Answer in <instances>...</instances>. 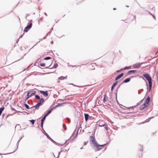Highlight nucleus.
<instances>
[{
	"label": "nucleus",
	"instance_id": "8",
	"mask_svg": "<svg viewBox=\"0 0 158 158\" xmlns=\"http://www.w3.org/2000/svg\"><path fill=\"white\" fill-rule=\"evenodd\" d=\"M146 85L147 86V91L146 93V95L148 94V92H149L151 90L152 87V83L149 84V87H148V84L147 82H146Z\"/></svg>",
	"mask_w": 158,
	"mask_h": 158
},
{
	"label": "nucleus",
	"instance_id": "12",
	"mask_svg": "<svg viewBox=\"0 0 158 158\" xmlns=\"http://www.w3.org/2000/svg\"><path fill=\"white\" fill-rule=\"evenodd\" d=\"M118 82V81H116L111 86V91L112 92L113 91V89H114V88L115 87V86L116 85Z\"/></svg>",
	"mask_w": 158,
	"mask_h": 158
},
{
	"label": "nucleus",
	"instance_id": "30",
	"mask_svg": "<svg viewBox=\"0 0 158 158\" xmlns=\"http://www.w3.org/2000/svg\"><path fill=\"white\" fill-rule=\"evenodd\" d=\"M23 138V137H21L19 138V139L18 140L17 143V148L18 147L20 141Z\"/></svg>",
	"mask_w": 158,
	"mask_h": 158
},
{
	"label": "nucleus",
	"instance_id": "45",
	"mask_svg": "<svg viewBox=\"0 0 158 158\" xmlns=\"http://www.w3.org/2000/svg\"><path fill=\"white\" fill-rule=\"evenodd\" d=\"M51 31L48 32L46 35V36H48V35H50Z\"/></svg>",
	"mask_w": 158,
	"mask_h": 158
},
{
	"label": "nucleus",
	"instance_id": "14",
	"mask_svg": "<svg viewBox=\"0 0 158 158\" xmlns=\"http://www.w3.org/2000/svg\"><path fill=\"white\" fill-rule=\"evenodd\" d=\"M39 105L37 104L36 105L31 107L30 108V109H32L33 108H35V109H33V110L34 112L36 109H39Z\"/></svg>",
	"mask_w": 158,
	"mask_h": 158
},
{
	"label": "nucleus",
	"instance_id": "1",
	"mask_svg": "<svg viewBox=\"0 0 158 158\" xmlns=\"http://www.w3.org/2000/svg\"><path fill=\"white\" fill-rule=\"evenodd\" d=\"M28 21L29 22L24 30V31L25 32H27L31 28L32 26V20L31 19Z\"/></svg>",
	"mask_w": 158,
	"mask_h": 158
},
{
	"label": "nucleus",
	"instance_id": "21",
	"mask_svg": "<svg viewBox=\"0 0 158 158\" xmlns=\"http://www.w3.org/2000/svg\"><path fill=\"white\" fill-rule=\"evenodd\" d=\"M42 132L47 136L48 139L50 137L48 134L46 132L44 129H43V131H42Z\"/></svg>",
	"mask_w": 158,
	"mask_h": 158
},
{
	"label": "nucleus",
	"instance_id": "37",
	"mask_svg": "<svg viewBox=\"0 0 158 158\" xmlns=\"http://www.w3.org/2000/svg\"><path fill=\"white\" fill-rule=\"evenodd\" d=\"M130 68H131V66H126L123 68V70H124V69H130Z\"/></svg>",
	"mask_w": 158,
	"mask_h": 158
},
{
	"label": "nucleus",
	"instance_id": "24",
	"mask_svg": "<svg viewBox=\"0 0 158 158\" xmlns=\"http://www.w3.org/2000/svg\"><path fill=\"white\" fill-rule=\"evenodd\" d=\"M155 76L156 77V80L158 82V70L156 73Z\"/></svg>",
	"mask_w": 158,
	"mask_h": 158
},
{
	"label": "nucleus",
	"instance_id": "56",
	"mask_svg": "<svg viewBox=\"0 0 158 158\" xmlns=\"http://www.w3.org/2000/svg\"><path fill=\"white\" fill-rule=\"evenodd\" d=\"M75 86L77 87H81V86H78V85H75Z\"/></svg>",
	"mask_w": 158,
	"mask_h": 158
},
{
	"label": "nucleus",
	"instance_id": "10",
	"mask_svg": "<svg viewBox=\"0 0 158 158\" xmlns=\"http://www.w3.org/2000/svg\"><path fill=\"white\" fill-rule=\"evenodd\" d=\"M145 62H142L141 63H136L134 65H133V67L135 68H139L141 66V65L143 64Z\"/></svg>",
	"mask_w": 158,
	"mask_h": 158
},
{
	"label": "nucleus",
	"instance_id": "11",
	"mask_svg": "<svg viewBox=\"0 0 158 158\" xmlns=\"http://www.w3.org/2000/svg\"><path fill=\"white\" fill-rule=\"evenodd\" d=\"M124 75V73H122L119 75L118 76L115 78V81H117V80H118L121 78Z\"/></svg>",
	"mask_w": 158,
	"mask_h": 158
},
{
	"label": "nucleus",
	"instance_id": "35",
	"mask_svg": "<svg viewBox=\"0 0 158 158\" xmlns=\"http://www.w3.org/2000/svg\"><path fill=\"white\" fill-rule=\"evenodd\" d=\"M124 113L125 114H130V113H134V112H128L126 111Z\"/></svg>",
	"mask_w": 158,
	"mask_h": 158
},
{
	"label": "nucleus",
	"instance_id": "22",
	"mask_svg": "<svg viewBox=\"0 0 158 158\" xmlns=\"http://www.w3.org/2000/svg\"><path fill=\"white\" fill-rule=\"evenodd\" d=\"M107 98H108V97L107 96H106V95H104V97L103 99V102L104 103H105V102L106 101V99Z\"/></svg>",
	"mask_w": 158,
	"mask_h": 158
},
{
	"label": "nucleus",
	"instance_id": "40",
	"mask_svg": "<svg viewBox=\"0 0 158 158\" xmlns=\"http://www.w3.org/2000/svg\"><path fill=\"white\" fill-rule=\"evenodd\" d=\"M123 70V68H122L120 70H117L116 72L117 73H119V72H120L121 71Z\"/></svg>",
	"mask_w": 158,
	"mask_h": 158
},
{
	"label": "nucleus",
	"instance_id": "3",
	"mask_svg": "<svg viewBox=\"0 0 158 158\" xmlns=\"http://www.w3.org/2000/svg\"><path fill=\"white\" fill-rule=\"evenodd\" d=\"M92 147L95 151H98L101 149V148H100L99 144L97 142L92 145Z\"/></svg>",
	"mask_w": 158,
	"mask_h": 158
},
{
	"label": "nucleus",
	"instance_id": "4",
	"mask_svg": "<svg viewBox=\"0 0 158 158\" xmlns=\"http://www.w3.org/2000/svg\"><path fill=\"white\" fill-rule=\"evenodd\" d=\"M36 92L35 91L32 89L29 91H27V96H29V97H31L33 95H35L36 94Z\"/></svg>",
	"mask_w": 158,
	"mask_h": 158
},
{
	"label": "nucleus",
	"instance_id": "54",
	"mask_svg": "<svg viewBox=\"0 0 158 158\" xmlns=\"http://www.w3.org/2000/svg\"><path fill=\"white\" fill-rule=\"evenodd\" d=\"M152 16V17L154 18V19L155 20H156V17H155V16L154 15H153H153Z\"/></svg>",
	"mask_w": 158,
	"mask_h": 158
},
{
	"label": "nucleus",
	"instance_id": "47",
	"mask_svg": "<svg viewBox=\"0 0 158 158\" xmlns=\"http://www.w3.org/2000/svg\"><path fill=\"white\" fill-rule=\"evenodd\" d=\"M30 66H31V65H29L27 68L24 69L23 70V71H24L26 70H27L30 67Z\"/></svg>",
	"mask_w": 158,
	"mask_h": 158
},
{
	"label": "nucleus",
	"instance_id": "36",
	"mask_svg": "<svg viewBox=\"0 0 158 158\" xmlns=\"http://www.w3.org/2000/svg\"><path fill=\"white\" fill-rule=\"evenodd\" d=\"M66 119H67V123H69L70 122V119L68 118H66Z\"/></svg>",
	"mask_w": 158,
	"mask_h": 158
},
{
	"label": "nucleus",
	"instance_id": "60",
	"mask_svg": "<svg viewBox=\"0 0 158 158\" xmlns=\"http://www.w3.org/2000/svg\"><path fill=\"white\" fill-rule=\"evenodd\" d=\"M53 143H54L55 144H56L57 143L55 142V141H54V140H53V141H52V142Z\"/></svg>",
	"mask_w": 158,
	"mask_h": 158
},
{
	"label": "nucleus",
	"instance_id": "58",
	"mask_svg": "<svg viewBox=\"0 0 158 158\" xmlns=\"http://www.w3.org/2000/svg\"><path fill=\"white\" fill-rule=\"evenodd\" d=\"M128 109L131 108L133 110V107H132V106L131 107H129L127 108Z\"/></svg>",
	"mask_w": 158,
	"mask_h": 158
},
{
	"label": "nucleus",
	"instance_id": "50",
	"mask_svg": "<svg viewBox=\"0 0 158 158\" xmlns=\"http://www.w3.org/2000/svg\"><path fill=\"white\" fill-rule=\"evenodd\" d=\"M88 142V140H87V141H86V142L85 141L84 143V145H86V144Z\"/></svg>",
	"mask_w": 158,
	"mask_h": 158
},
{
	"label": "nucleus",
	"instance_id": "55",
	"mask_svg": "<svg viewBox=\"0 0 158 158\" xmlns=\"http://www.w3.org/2000/svg\"><path fill=\"white\" fill-rule=\"evenodd\" d=\"M140 104V103L139 102L138 103H137L136 104V106H138Z\"/></svg>",
	"mask_w": 158,
	"mask_h": 158
},
{
	"label": "nucleus",
	"instance_id": "18",
	"mask_svg": "<svg viewBox=\"0 0 158 158\" xmlns=\"http://www.w3.org/2000/svg\"><path fill=\"white\" fill-rule=\"evenodd\" d=\"M137 72L136 70H132L128 71L127 73V74L128 75H130L131 74V73H134Z\"/></svg>",
	"mask_w": 158,
	"mask_h": 158
},
{
	"label": "nucleus",
	"instance_id": "46",
	"mask_svg": "<svg viewBox=\"0 0 158 158\" xmlns=\"http://www.w3.org/2000/svg\"><path fill=\"white\" fill-rule=\"evenodd\" d=\"M30 97H29V96H27L25 98V101H26L27 99H28Z\"/></svg>",
	"mask_w": 158,
	"mask_h": 158
},
{
	"label": "nucleus",
	"instance_id": "9",
	"mask_svg": "<svg viewBox=\"0 0 158 158\" xmlns=\"http://www.w3.org/2000/svg\"><path fill=\"white\" fill-rule=\"evenodd\" d=\"M39 92L43 95L45 97H47L48 96V91H42L39 90Z\"/></svg>",
	"mask_w": 158,
	"mask_h": 158
},
{
	"label": "nucleus",
	"instance_id": "63",
	"mask_svg": "<svg viewBox=\"0 0 158 158\" xmlns=\"http://www.w3.org/2000/svg\"><path fill=\"white\" fill-rule=\"evenodd\" d=\"M122 83L120 84V85L118 86V87L117 88H119V87H120V86L122 84Z\"/></svg>",
	"mask_w": 158,
	"mask_h": 158
},
{
	"label": "nucleus",
	"instance_id": "61",
	"mask_svg": "<svg viewBox=\"0 0 158 158\" xmlns=\"http://www.w3.org/2000/svg\"><path fill=\"white\" fill-rule=\"evenodd\" d=\"M11 107V109L12 110L16 111V110H15V109L13 108L12 107Z\"/></svg>",
	"mask_w": 158,
	"mask_h": 158
},
{
	"label": "nucleus",
	"instance_id": "38",
	"mask_svg": "<svg viewBox=\"0 0 158 158\" xmlns=\"http://www.w3.org/2000/svg\"><path fill=\"white\" fill-rule=\"evenodd\" d=\"M58 79L59 80H63V76H61L60 77H59L58 78Z\"/></svg>",
	"mask_w": 158,
	"mask_h": 158
},
{
	"label": "nucleus",
	"instance_id": "49",
	"mask_svg": "<svg viewBox=\"0 0 158 158\" xmlns=\"http://www.w3.org/2000/svg\"><path fill=\"white\" fill-rule=\"evenodd\" d=\"M25 55H26V54H24V56H23L22 57V58H21V59H19V60H17L15 62H16V61H19V60H20V59H22L23 58L24 56Z\"/></svg>",
	"mask_w": 158,
	"mask_h": 158
},
{
	"label": "nucleus",
	"instance_id": "2",
	"mask_svg": "<svg viewBox=\"0 0 158 158\" xmlns=\"http://www.w3.org/2000/svg\"><path fill=\"white\" fill-rule=\"evenodd\" d=\"M143 76L148 81V84L152 83V78L148 73L143 74Z\"/></svg>",
	"mask_w": 158,
	"mask_h": 158
},
{
	"label": "nucleus",
	"instance_id": "29",
	"mask_svg": "<svg viewBox=\"0 0 158 158\" xmlns=\"http://www.w3.org/2000/svg\"><path fill=\"white\" fill-rule=\"evenodd\" d=\"M145 106H143L142 105L140 107V108H139V109L140 110H142L143 109H145Z\"/></svg>",
	"mask_w": 158,
	"mask_h": 158
},
{
	"label": "nucleus",
	"instance_id": "16",
	"mask_svg": "<svg viewBox=\"0 0 158 158\" xmlns=\"http://www.w3.org/2000/svg\"><path fill=\"white\" fill-rule=\"evenodd\" d=\"M150 98L149 96H148L147 98L145 100L144 102H145V103H146L147 104H148L149 102H150Z\"/></svg>",
	"mask_w": 158,
	"mask_h": 158
},
{
	"label": "nucleus",
	"instance_id": "33",
	"mask_svg": "<svg viewBox=\"0 0 158 158\" xmlns=\"http://www.w3.org/2000/svg\"><path fill=\"white\" fill-rule=\"evenodd\" d=\"M63 128H64V130H66V129H67V128H66V126H65V125L64 124V123H63Z\"/></svg>",
	"mask_w": 158,
	"mask_h": 158
},
{
	"label": "nucleus",
	"instance_id": "51",
	"mask_svg": "<svg viewBox=\"0 0 158 158\" xmlns=\"http://www.w3.org/2000/svg\"><path fill=\"white\" fill-rule=\"evenodd\" d=\"M67 76H66L65 77H64L63 76V80L64 79H66L67 78Z\"/></svg>",
	"mask_w": 158,
	"mask_h": 158
},
{
	"label": "nucleus",
	"instance_id": "5",
	"mask_svg": "<svg viewBox=\"0 0 158 158\" xmlns=\"http://www.w3.org/2000/svg\"><path fill=\"white\" fill-rule=\"evenodd\" d=\"M66 103V102H64L63 103H58L55 106L53 107L52 108H51L50 110H49L48 112L47 113L48 115L51 112L52 110L55 108H56L58 106H61L62 105Z\"/></svg>",
	"mask_w": 158,
	"mask_h": 158
},
{
	"label": "nucleus",
	"instance_id": "57",
	"mask_svg": "<svg viewBox=\"0 0 158 158\" xmlns=\"http://www.w3.org/2000/svg\"><path fill=\"white\" fill-rule=\"evenodd\" d=\"M19 39H18L17 40H16V43H17L18 42L19 40Z\"/></svg>",
	"mask_w": 158,
	"mask_h": 158
},
{
	"label": "nucleus",
	"instance_id": "31",
	"mask_svg": "<svg viewBox=\"0 0 158 158\" xmlns=\"http://www.w3.org/2000/svg\"><path fill=\"white\" fill-rule=\"evenodd\" d=\"M58 66V64L57 63H55L52 68H56Z\"/></svg>",
	"mask_w": 158,
	"mask_h": 158
},
{
	"label": "nucleus",
	"instance_id": "13",
	"mask_svg": "<svg viewBox=\"0 0 158 158\" xmlns=\"http://www.w3.org/2000/svg\"><path fill=\"white\" fill-rule=\"evenodd\" d=\"M44 101V99L43 98H41L39 101V102L37 103V104H38L39 106H40L42 105Z\"/></svg>",
	"mask_w": 158,
	"mask_h": 158
},
{
	"label": "nucleus",
	"instance_id": "44",
	"mask_svg": "<svg viewBox=\"0 0 158 158\" xmlns=\"http://www.w3.org/2000/svg\"><path fill=\"white\" fill-rule=\"evenodd\" d=\"M30 15V14H27L26 15L25 17V19H27V17L28 16H29Z\"/></svg>",
	"mask_w": 158,
	"mask_h": 158
},
{
	"label": "nucleus",
	"instance_id": "26",
	"mask_svg": "<svg viewBox=\"0 0 158 158\" xmlns=\"http://www.w3.org/2000/svg\"><path fill=\"white\" fill-rule=\"evenodd\" d=\"M29 121L31 122V124L33 125H34L35 123V120L33 119H32L31 120H29Z\"/></svg>",
	"mask_w": 158,
	"mask_h": 158
},
{
	"label": "nucleus",
	"instance_id": "19",
	"mask_svg": "<svg viewBox=\"0 0 158 158\" xmlns=\"http://www.w3.org/2000/svg\"><path fill=\"white\" fill-rule=\"evenodd\" d=\"M99 126L100 127H104L105 128L106 131H107L108 130V127L107 125H106L105 124H104L102 125H99Z\"/></svg>",
	"mask_w": 158,
	"mask_h": 158
},
{
	"label": "nucleus",
	"instance_id": "52",
	"mask_svg": "<svg viewBox=\"0 0 158 158\" xmlns=\"http://www.w3.org/2000/svg\"><path fill=\"white\" fill-rule=\"evenodd\" d=\"M136 107H137V106L136 105L132 106V107H133V110L134 109V108H135Z\"/></svg>",
	"mask_w": 158,
	"mask_h": 158
},
{
	"label": "nucleus",
	"instance_id": "41",
	"mask_svg": "<svg viewBox=\"0 0 158 158\" xmlns=\"http://www.w3.org/2000/svg\"><path fill=\"white\" fill-rule=\"evenodd\" d=\"M106 144H107V143H105V144H102V145L99 144V146L100 147V148H101V147H104L105 145H106Z\"/></svg>",
	"mask_w": 158,
	"mask_h": 158
},
{
	"label": "nucleus",
	"instance_id": "25",
	"mask_svg": "<svg viewBox=\"0 0 158 158\" xmlns=\"http://www.w3.org/2000/svg\"><path fill=\"white\" fill-rule=\"evenodd\" d=\"M24 105L26 108L28 109H30V108L29 107V106L28 105H27V104L25 103L24 104Z\"/></svg>",
	"mask_w": 158,
	"mask_h": 158
},
{
	"label": "nucleus",
	"instance_id": "53",
	"mask_svg": "<svg viewBox=\"0 0 158 158\" xmlns=\"http://www.w3.org/2000/svg\"><path fill=\"white\" fill-rule=\"evenodd\" d=\"M78 130L77 131V133L76 134V135H75V136H74V138H76L77 137V134H78Z\"/></svg>",
	"mask_w": 158,
	"mask_h": 158
},
{
	"label": "nucleus",
	"instance_id": "39",
	"mask_svg": "<svg viewBox=\"0 0 158 158\" xmlns=\"http://www.w3.org/2000/svg\"><path fill=\"white\" fill-rule=\"evenodd\" d=\"M139 76L138 75H135L134 76H131V77H129V78H130V80H131V78H134V77H136L137 76Z\"/></svg>",
	"mask_w": 158,
	"mask_h": 158
},
{
	"label": "nucleus",
	"instance_id": "32",
	"mask_svg": "<svg viewBox=\"0 0 158 158\" xmlns=\"http://www.w3.org/2000/svg\"><path fill=\"white\" fill-rule=\"evenodd\" d=\"M40 65L42 67H44L45 65V63H41L40 64Z\"/></svg>",
	"mask_w": 158,
	"mask_h": 158
},
{
	"label": "nucleus",
	"instance_id": "27",
	"mask_svg": "<svg viewBox=\"0 0 158 158\" xmlns=\"http://www.w3.org/2000/svg\"><path fill=\"white\" fill-rule=\"evenodd\" d=\"M35 98L38 100H40V97L38 95H35Z\"/></svg>",
	"mask_w": 158,
	"mask_h": 158
},
{
	"label": "nucleus",
	"instance_id": "59",
	"mask_svg": "<svg viewBox=\"0 0 158 158\" xmlns=\"http://www.w3.org/2000/svg\"><path fill=\"white\" fill-rule=\"evenodd\" d=\"M53 143H54L55 144H56L57 143L55 142V141H54V140H53V141H52V142Z\"/></svg>",
	"mask_w": 158,
	"mask_h": 158
},
{
	"label": "nucleus",
	"instance_id": "43",
	"mask_svg": "<svg viewBox=\"0 0 158 158\" xmlns=\"http://www.w3.org/2000/svg\"><path fill=\"white\" fill-rule=\"evenodd\" d=\"M48 139L49 140H50L52 142V141H53V139H52L50 137H49Z\"/></svg>",
	"mask_w": 158,
	"mask_h": 158
},
{
	"label": "nucleus",
	"instance_id": "15",
	"mask_svg": "<svg viewBox=\"0 0 158 158\" xmlns=\"http://www.w3.org/2000/svg\"><path fill=\"white\" fill-rule=\"evenodd\" d=\"M85 120L86 121H87L89 118V116L88 114H86L85 113L84 114Z\"/></svg>",
	"mask_w": 158,
	"mask_h": 158
},
{
	"label": "nucleus",
	"instance_id": "20",
	"mask_svg": "<svg viewBox=\"0 0 158 158\" xmlns=\"http://www.w3.org/2000/svg\"><path fill=\"white\" fill-rule=\"evenodd\" d=\"M115 98H116V101L117 102V104H119L120 106L121 105L123 106L122 104H121L119 103L118 101L117 100V92L115 93Z\"/></svg>",
	"mask_w": 158,
	"mask_h": 158
},
{
	"label": "nucleus",
	"instance_id": "64",
	"mask_svg": "<svg viewBox=\"0 0 158 158\" xmlns=\"http://www.w3.org/2000/svg\"><path fill=\"white\" fill-rule=\"evenodd\" d=\"M27 111L30 112V113H31L32 112L31 110H27Z\"/></svg>",
	"mask_w": 158,
	"mask_h": 158
},
{
	"label": "nucleus",
	"instance_id": "34",
	"mask_svg": "<svg viewBox=\"0 0 158 158\" xmlns=\"http://www.w3.org/2000/svg\"><path fill=\"white\" fill-rule=\"evenodd\" d=\"M142 105L144 106H145V107H146L148 106V105L146 104V103H145V102H144L143 104Z\"/></svg>",
	"mask_w": 158,
	"mask_h": 158
},
{
	"label": "nucleus",
	"instance_id": "7",
	"mask_svg": "<svg viewBox=\"0 0 158 158\" xmlns=\"http://www.w3.org/2000/svg\"><path fill=\"white\" fill-rule=\"evenodd\" d=\"M90 142L92 144V145L97 143V142L96 140L94 137L93 136H90Z\"/></svg>",
	"mask_w": 158,
	"mask_h": 158
},
{
	"label": "nucleus",
	"instance_id": "6",
	"mask_svg": "<svg viewBox=\"0 0 158 158\" xmlns=\"http://www.w3.org/2000/svg\"><path fill=\"white\" fill-rule=\"evenodd\" d=\"M48 114L47 113H46L44 116L43 117V118H42L41 120V122H40V125H41V127L42 128V131H43V124H44V122L45 120L46 116H48Z\"/></svg>",
	"mask_w": 158,
	"mask_h": 158
},
{
	"label": "nucleus",
	"instance_id": "42",
	"mask_svg": "<svg viewBox=\"0 0 158 158\" xmlns=\"http://www.w3.org/2000/svg\"><path fill=\"white\" fill-rule=\"evenodd\" d=\"M16 127H20V128L21 127L20 126V125L18 124H17L16 125V126H15V128Z\"/></svg>",
	"mask_w": 158,
	"mask_h": 158
},
{
	"label": "nucleus",
	"instance_id": "23",
	"mask_svg": "<svg viewBox=\"0 0 158 158\" xmlns=\"http://www.w3.org/2000/svg\"><path fill=\"white\" fill-rule=\"evenodd\" d=\"M51 59H52V58L51 57H50V56H47V57H44L43 59L44 60H49Z\"/></svg>",
	"mask_w": 158,
	"mask_h": 158
},
{
	"label": "nucleus",
	"instance_id": "48",
	"mask_svg": "<svg viewBox=\"0 0 158 158\" xmlns=\"http://www.w3.org/2000/svg\"><path fill=\"white\" fill-rule=\"evenodd\" d=\"M147 11L148 12V14H149L150 15H153V14H152L150 12H149V11H148V10H147Z\"/></svg>",
	"mask_w": 158,
	"mask_h": 158
},
{
	"label": "nucleus",
	"instance_id": "28",
	"mask_svg": "<svg viewBox=\"0 0 158 158\" xmlns=\"http://www.w3.org/2000/svg\"><path fill=\"white\" fill-rule=\"evenodd\" d=\"M18 112H20L21 113H22L23 114H25V115H26V114H28V113L26 112H25V111H23V112H21V111H17Z\"/></svg>",
	"mask_w": 158,
	"mask_h": 158
},
{
	"label": "nucleus",
	"instance_id": "62",
	"mask_svg": "<svg viewBox=\"0 0 158 158\" xmlns=\"http://www.w3.org/2000/svg\"><path fill=\"white\" fill-rule=\"evenodd\" d=\"M23 34H23L22 35H20V37H19V39L20 38H21L22 37V36H23Z\"/></svg>",
	"mask_w": 158,
	"mask_h": 158
},
{
	"label": "nucleus",
	"instance_id": "17",
	"mask_svg": "<svg viewBox=\"0 0 158 158\" xmlns=\"http://www.w3.org/2000/svg\"><path fill=\"white\" fill-rule=\"evenodd\" d=\"M130 78L129 77L125 79L122 83V84H123V83H128L130 81Z\"/></svg>",
	"mask_w": 158,
	"mask_h": 158
}]
</instances>
